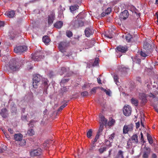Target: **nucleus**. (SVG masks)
Here are the masks:
<instances>
[{"mask_svg": "<svg viewBox=\"0 0 158 158\" xmlns=\"http://www.w3.org/2000/svg\"><path fill=\"white\" fill-rule=\"evenodd\" d=\"M115 134L114 133H113L110 135H109V142L110 143H111L113 141V139L114 137ZM109 147L111 146V144L110 143L109 145Z\"/></svg>", "mask_w": 158, "mask_h": 158, "instance_id": "24", "label": "nucleus"}, {"mask_svg": "<svg viewBox=\"0 0 158 158\" xmlns=\"http://www.w3.org/2000/svg\"><path fill=\"white\" fill-rule=\"evenodd\" d=\"M147 136L149 143L152 144L153 143V139L152 136L148 133H147Z\"/></svg>", "mask_w": 158, "mask_h": 158, "instance_id": "28", "label": "nucleus"}, {"mask_svg": "<svg viewBox=\"0 0 158 158\" xmlns=\"http://www.w3.org/2000/svg\"><path fill=\"white\" fill-rule=\"evenodd\" d=\"M66 35L68 37H71L73 36V33L72 32L70 31H67L66 32Z\"/></svg>", "mask_w": 158, "mask_h": 158, "instance_id": "39", "label": "nucleus"}, {"mask_svg": "<svg viewBox=\"0 0 158 158\" xmlns=\"http://www.w3.org/2000/svg\"><path fill=\"white\" fill-rule=\"evenodd\" d=\"M4 25V22L3 21H0V27H3Z\"/></svg>", "mask_w": 158, "mask_h": 158, "instance_id": "56", "label": "nucleus"}, {"mask_svg": "<svg viewBox=\"0 0 158 158\" xmlns=\"http://www.w3.org/2000/svg\"><path fill=\"white\" fill-rule=\"evenodd\" d=\"M104 125V124L100 123V127L97 133H98V134L100 135L101 134V133L102 132L103 130Z\"/></svg>", "mask_w": 158, "mask_h": 158, "instance_id": "34", "label": "nucleus"}, {"mask_svg": "<svg viewBox=\"0 0 158 158\" xmlns=\"http://www.w3.org/2000/svg\"><path fill=\"white\" fill-rule=\"evenodd\" d=\"M8 130L11 134H14V131L12 129L9 128L8 129Z\"/></svg>", "mask_w": 158, "mask_h": 158, "instance_id": "54", "label": "nucleus"}, {"mask_svg": "<svg viewBox=\"0 0 158 158\" xmlns=\"http://www.w3.org/2000/svg\"><path fill=\"white\" fill-rule=\"evenodd\" d=\"M27 49V47L26 46H19L14 48V52L16 53L22 52L26 51Z\"/></svg>", "mask_w": 158, "mask_h": 158, "instance_id": "8", "label": "nucleus"}, {"mask_svg": "<svg viewBox=\"0 0 158 158\" xmlns=\"http://www.w3.org/2000/svg\"><path fill=\"white\" fill-rule=\"evenodd\" d=\"M117 50L122 53H125L128 50V48L126 46H123L121 45L118 46L116 48Z\"/></svg>", "mask_w": 158, "mask_h": 158, "instance_id": "16", "label": "nucleus"}, {"mask_svg": "<svg viewBox=\"0 0 158 158\" xmlns=\"http://www.w3.org/2000/svg\"><path fill=\"white\" fill-rule=\"evenodd\" d=\"M131 141V139H130L127 142V146L128 148H130L132 142Z\"/></svg>", "mask_w": 158, "mask_h": 158, "instance_id": "49", "label": "nucleus"}, {"mask_svg": "<svg viewBox=\"0 0 158 158\" xmlns=\"http://www.w3.org/2000/svg\"><path fill=\"white\" fill-rule=\"evenodd\" d=\"M93 131L92 129H90L87 133V137L88 138H90L92 136Z\"/></svg>", "mask_w": 158, "mask_h": 158, "instance_id": "35", "label": "nucleus"}, {"mask_svg": "<svg viewBox=\"0 0 158 158\" xmlns=\"http://www.w3.org/2000/svg\"><path fill=\"white\" fill-rule=\"evenodd\" d=\"M8 67L11 70L15 71H18L20 67L19 63L15 59H12L9 63Z\"/></svg>", "mask_w": 158, "mask_h": 158, "instance_id": "1", "label": "nucleus"}, {"mask_svg": "<svg viewBox=\"0 0 158 158\" xmlns=\"http://www.w3.org/2000/svg\"><path fill=\"white\" fill-rule=\"evenodd\" d=\"M45 55V53L42 51H38L35 52L33 56L32 55V58L35 61H39L44 57Z\"/></svg>", "mask_w": 158, "mask_h": 158, "instance_id": "3", "label": "nucleus"}, {"mask_svg": "<svg viewBox=\"0 0 158 158\" xmlns=\"http://www.w3.org/2000/svg\"><path fill=\"white\" fill-rule=\"evenodd\" d=\"M154 48V44H151L147 42H144L143 44V48L147 52H151Z\"/></svg>", "mask_w": 158, "mask_h": 158, "instance_id": "6", "label": "nucleus"}, {"mask_svg": "<svg viewBox=\"0 0 158 158\" xmlns=\"http://www.w3.org/2000/svg\"><path fill=\"white\" fill-rule=\"evenodd\" d=\"M133 126L132 124L129 125H125L123 128V133L126 134L128 133L129 131H131L133 130Z\"/></svg>", "mask_w": 158, "mask_h": 158, "instance_id": "11", "label": "nucleus"}, {"mask_svg": "<svg viewBox=\"0 0 158 158\" xmlns=\"http://www.w3.org/2000/svg\"><path fill=\"white\" fill-rule=\"evenodd\" d=\"M11 110L12 111V112H15L16 110V108L15 106H13L11 108Z\"/></svg>", "mask_w": 158, "mask_h": 158, "instance_id": "57", "label": "nucleus"}, {"mask_svg": "<svg viewBox=\"0 0 158 158\" xmlns=\"http://www.w3.org/2000/svg\"><path fill=\"white\" fill-rule=\"evenodd\" d=\"M42 40L43 42L46 44L48 43L50 40L48 38V37L47 35H45L42 38Z\"/></svg>", "mask_w": 158, "mask_h": 158, "instance_id": "25", "label": "nucleus"}, {"mask_svg": "<svg viewBox=\"0 0 158 158\" xmlns=\"http://www.w3.org/2000/svg\"><path fill=\"white\" fill-rule=\"evenodd\" d=\"M85 15L83 13H80L77 16L76 19L83 20L85 17Z\"/></svg>", "mask_w": 158, "mask_h": 158, "instance_id": "27", "label": "nucleus"}, {"mask_svg": "<svg viewBox=\"0 0 158 158\" xmlns=\"http://www.w3.org/2000/svg\"><path fill=\"white\" fill-rule=\"evenodd\" d=\"M27 134L30 136H32L34 134V131L32 129H30L28 130Z\"/></svg>", "mask_w": 158, "mask_h": 158, "instance_id": "32", "label": "nucleus"}, {"mask_svg": "<svg viewBox=\"0 0 158 158\" xmlns=\"http://www.w3.org/2000/svg\"><path fill=\"white\" fill-rule=\"evenodd\" d=\"M157 156L155 153H153L151 158H157Z\"/></svg>", "mask_w": 158, "mask_h": 158, "instance_id": "60", "label": "nucleus"}, {"mask_svg": "<svg viewBox=\"0 0 158 158\" xmlns=\"http://www.w3.org/2000/svg\"><path fill=\"white\" fill-rule=\"evenodd\" d=\"M67 89L66 87H63L61 88L60 90V94L63 95L64 93H66L67 91Z\"/></svg>", "mask_w": 158, "mask_h": 158, "instance_id": "30", "label": "nucleus"}, {"mask_svg": "<svg viewBox=\"0 0 158 158\" xmlns=\"http://www.w3.org/2000/svg\"><path fill=\"white\" fill-rule=\"evenodd\" d=\"M106 147L101 148L99 149V152L100 153L102 154L106 151Z\"/></svg>", "mask_w": 158, "mask_h": 158, "instance_id": "41", "label": "nucleus"}, {"mask_svg": "<svg viewBox=\"0 0 158 158\" xmlns=\"http://www.w3.org/2000/svg\"><path fill=\"white\" fill-rule=\"evenodd\" d=\"M42 153V150L40 148L33 149L30 152V155L31 156H39Z\"/></svg>", "mask_w": 158, "mask_h": 158, "instance_id": "9", "label": "nucleus"}, {"mask_svg": "<svg viewBox=\"0 0 158 158\" xmlns=\"http://www.w3.org/2000/svg\"><path fill=\"white\" fill-rule=\"evenodd\" d=\"M97 88L96 87H94L90 91V92L91 94H93V93H95L96 91Z\"/></svg>", "mask_w": 158, "mask_h": 158, "instance_id": "52", "label": "nucleus"}, {"mask_svg": "<svg viewBox=\"0 0 158 158\" xmlns=\"http://www.w3.org/2000/svg\"><path fill=\"white\" fill-rule=\"evenodd\" d=\"M63 25V22L61 21H59L55 23L54 25V27L58 29H60L61 27Z\"/></svg>", "mask_w": 158, "mask_h": 158, "instance_id": "22", "label": "nucleus"}, {"mask_svg": "<svg viewBox=\"0 0 158 158\" xmlns=\"http://www.w3.org/2000/svg\"><path fill=\"white\" fill-rule=\"evenodd\" d=\"M100 135L97 133L95 136V138L94 139L92 140V142H96L97 141L98 139L99 138V136Z\"/></svg>", "mask_w": 158, "mask_h": 158, "instance_id": "40", "label": "nucleus"}, {"mask_svg": "<svg viewBox=\"0 0 158 158\" xmlns=\"http://www.w3.org/2000/svg\"><path fill=\"white\" fill-rule=\"evenodd\" d=\"M129 15L128 10H125L121 13L119 16L121 19L125 20L128 17Z\"/></svg>", "mask_w": 158, "mask_h": 158, "instance_id": "15", "label": "nucleus"}, {"mask_svg": "<svg viewBox=\"0 0 158 158\" xmlns=\"http://www.w3.org/2000/svg\"><path fill=\"white\" fill-rule=\"evenodd\" d=\"M9 34V36L11 39L13 40L15 37V35L13 32H10Z\"/></svg>", "mask_w": 158, "mask_h": 158, "instance_id": "37", "label": "nucleus"}, {"mask_svg": "<svg viewBox=\"0 0 158 158\" xmlns=\"http://www.w3.org/2000/svg\"><path fill=\"white\" fill-rule=\"evenodd\" d=\"M59 48L60 50H63V47L62 45V43H60L59 45Z\"/></svg>", "mask_w": 158, "mask_h": 158, "instance_id": "58", "label": "nucleus"}, {"mask_svg": "<svg viewBox=\"0 0 158 158\" xmlns=\"http://www.w3.org/2000/svg\"><path fill=\"white\" fill-rule=\"evenodd\" d=\"M101 122L100 123L106 124L107 122V120L104 117L103 115H101L100 117Z\"/></svg>", "mask_w": 158, "mask_h": 158, "instance_id": "23", "label": "nucleus"}, {"mask_svg": "<svg viewBox=\"0 0 158 158\" xmlns=\"http://www.w3.org/2000/svg\"><path fill=\"white\" fill-rule=\"evenodd\" d=\"M142 100L143 103H145L147 102V99L145 95H143L142 97Z\"/></svg>", "mask_w": 158, "mask_h": 158, "instance_id": "47", "label": "nucleus"}, {"mask_svg": "<svg viewBox=\"0 0 158 158\" xmlns=\"http://www.w3.org/2000/svg\"><path fill=\"white\" fill-rule=\"evenodd\" d=\"M131 108L128 105L125 106L123 109V113L126 116H128L131 113Z\"/></svg>", "mask_w": 158, "mask_h": 158, "instance_id": "10", "label": "nucleus"}, {"mask_svg": "<svg viewBox=\"0 0 158 158\" xmlns=\"http://www.w3.org/2000/svg\"><path fill=\"white\" fill-rule=\"evenodd\" d=\"M140 55L143 57H146L148 56L144 52H143L142 51H141L140 52Z\"/></svg>", "mask_w": 158, "mask_h": 158, "instance_id": "46", "label": "nucleus"}, {"mask_svg": "<svg viewBox=\"0 0 158 158\" xmlns=\"http://www.w3.org/2000/svg\"><path fill=\"white\" fill-rule=\"evenodd\" d=\"M111 11V8L110 7H109L106 10L105 13L106 15L109 14Z\"/></svg>", "mask_w": 158, "mask_h": 158, "instance_id": "45", "label": "nucleus"}, {"mask_svg": "<svg viewBox=\"0 0 158 158\" xmlns=\"http://www.w3.org/2000/svg\"><path fill=\"white\" fill-rule=\"evenodd\" d=\"M135 125H136V128H138L139 127V126H140L139 122H138L136 123H135Z\"/></svg>", "mask_w": 158, "mask_h": 158, "instance_id": "61", "label": "nucleus"}, {"mask_svg": "<svg viewBox=\"0 0 158 158\" xmlns=\"http://www.w3.org/2000/svg\"><path fill=\"white\" fill-rule=\"evenodd\" d=\"M115 123V120L113 119H112L111 121H109L108 123V125L111 126L113 125Z\"/></svg>", "mask_w": 158, "mask_h": 158, "instance_id": "43", "label": "nucleus"}, {"mask_svg": "<svg viewBox=\"0 0 158 158\" xmlns=\"http://www.w3.org/2000/svg\"><path fill=\"white\" fill-rule=\"evenodd\" d=\"M151 152V149L149 147L145 146L143 148L142 158H148Z\"/></svg>", "mask_w": 158, "mask_h": 158, "instance_id": "7", "label": "nucleus"}, {"mask_svg": "<svg viewBox=\"0 0 158 158\" xmlns=\"http://www.w3.org/2000/svg\"><path fill=\"white\" fill-rule=\"evenodd\" d=\"M4 15L9 18H12L15 15V12L14 10L8 11L6 12Z\"/></svg>", "mask_w": 158, "mask_h": 158, "instance_id": "19", "label": "nucleus"}, {"mask_svg": "<svg viewBox=\"0 0 158 158\" xmlns=\"http://www.w3.org/2000/svg\"><path fill=\"white\" fill-rule=\"evenodd\" d=\"M55 15L54 13L52 12L48 16V24L49 25L52 24L53 23L55 19Z\"/></svg>", "mask_w": 158, "mask_h": 158, "instance_id": "17", "label": "nucleus"}, {"mask_svg": "<svg viewBox=\"0 0 158 158\" xmlns=\"http://www.w3.org/2000/svg\"><path fill=\"white\" fill-rule=\"evenodd\" d=\"M106 94V95H108L109 96H111V91L109 89L108 90H106V91L105 92Z\"/></svg>", "mask_w": 158, "mask_h": 158, "instance_id": "51", "label": "nucleus"}, {"mask_svg": "<svg viewBox=\"0 0 158 158\" xmlns=\"http://www.w3.org/2000/svg\"><path fill=\"white\" fill-rule=\"evenodd\" d=\"M68 70L64 67H62L60 70L59 71V73L60 75H61L66 73Z\"/></svg>", "mask_w": 158, "mask_h": 158, "instance_id": "26", "label": "nucleus"}, {"mask_svg": "<svg viewBox=\"0 0 158 158\" xmlns=\"http://www.w3.org/2000/svg\"><path fill=\"white\" fill-rule=\"evenodd\" d=\"M88 94V92L87 91H85L81 93V95L83 96H87Z\"/></svg>", "mask_w": 158, "mask_h": 158, "instance_id": "50", "label": "nucleus"}, {"mask_svg": "<svg viewBox=\"0 0 158 158\" xmlns=\"http://www.w3.org/2000/svg\"><path fill=\"white\" fill-rule=\"evenodd\" d=\"M106 14L105 13V12H103L101 14V17H103L105 16L106 15Z\"/></svg>", "mask_w": 158, "mask_h": 158, "instance_id": "64", "label": "nucleus"}, {"mask_svg": "<svg viewBox=\"0 0 158 158\" xmlns=\"http://www.w3.org/2000/svg\"><path fill=\"white\" fill-rule=\"evenodd\" d=\"M67 102L66 101H64L63 102L64 104L62 105L58 109V111H60L64 107L67 105Z\"/></svg>", "mask_w": 158, "mask_h": 158, "instance_id": "31", "label": "nucleus"}, {"mask_svg": "<svg viewBox=\"0 0 158 158\" xmlns=\"http://www.w3.org/2000/svg\"><path fill=\"white\" fill-rule=\"evenodd\" d=\"M149 96L150 97H152L153 98H155V95L152 94V93H150L149 94Z\"/></svg>", "mask_w": 158, "mask_h": 158, "instance_id": "62", "label": "nucleus"}, {"mask_svg": "<svg viewBox=\"0 0 158 158\" xmlns=\"http://www.w3.org/2000/svg\"><path fill=\"white\" fill-rule=\"evenodd\" d=\"M133 62H135L136 63L139 64L141 62L140 59H136L135 58L133 60Z\"/></svg>", "mask_w": 158, "mask_h": 158, "instance_id": "44", "label": "nucleus"}, {"mask_svg": "<svg viewBox=\"0 0 158 158\" xmlns=\"http://www.w3.org/2000/svg\"><path fill=\"white\" fill-rule=\"evenodd\" d=\"M21 118L23 120H26L27 118V116L25 115H22V116Z\"/></svg>", "mask_w": 158, "mask_h": 158, "instance_id": "59", "label": "nucleus"}, {"mask_svg": "<svg viewBox=\"0 0 158 158\" xmlns=\"http://www.w3.org/2000/svg\"><path fill=\"white\" fill-rule=\"evenodd\" d=\"M48 88H44V92L43 93V94L44 95H46L47 94V89Z\"/></svg>", "mask_w": 158, "mask_h": 158, "instance_id": "53", "label": "nucleus"}, {"mask_svg": "<svg viewBox=\"0 0 158 158\" xmlns=\"http://www.w3.org/2000/svg\"><path fill=\"white\" fill-rule=\"evenodd\" d=\"M113 78H114V81L115 82L116 84L117 85H118V83H119L118 81V77L117 76V75H116V74H115L113 76Z\"/></svg>", "mask_w": 158, "mask_h": 158, "instance_id": "36", "label": "nucleus"}, {"mask_svg": "<svg viewBox=\"0 0 158 158\" xmlns=\"http://www.w3.org/2000/svg\"><path fill=\"white\" fill-rule=\"evenodd\" d=\"M47 84H47V82L46 81H45L44 82V88H48V86L47 85Z\"/></svg>", "mask_w": 158, "mask_h": 158, "instance_id": "63", "label": "nucleus"}, {"mask_svg": "<svg viewBox=\"0 0 158 158\" xmlns=\"http://www.w3.org/2000/svg\"><path fill=\"white\" fill-rule=\"evenodd\" d=\"M132 103L135 106H137L138 105V101L136 99L132 98L131 100Z\"/></svg>", "mask_w": 158, "mask_h": 158, "instance_id": "29", "label": "nucleus"}, {"mask_svg": "<svg viewBox=\"0 0 158 158\" xmlns=\"http://www.w3.org/2000/svg\"><path fill=\"white\" fill-rule=\"evenodd\" d=\"M140 135H141L140 140H141V141H144L143 142V143H144V139H143V135L142 132H141Z\"/></svg>", "mask_w": 158, "mask_h": 158, "instance_id": "55", "label": "nucleus"}, {"mask_svg": "<svg viewBox=\"0 0 158 158\" xmlns=\"http://www.w3.org/2000/svg\"><path fill=\"white\" fill-rule=\"evenodd\" d=\"M73 73V72H70L68 73L66 76H64V77L61 80V81L60 82V85L62 86L66 82H68L69 80V78H65V77H70L72 74Z\"/></svg>", "mask_w": 158, "mask_h": 158, "instance_id": "12", "label": "nucleus"}, {"mask_svg": "<svg viewBox=\"0 0 158 158\" xmlns=\"http://www.w3.org/2000/svg\"><path fill=\"white\" fill-rule=\"evenodd\" d=\"M98 58H96L95 59V60L93 64V66H96L97 65V64H98Z\"/></svg>", "mask_w": 158, "mask_h": 158, "instance_id": "48", "label": "nucleus"}, {"mask_svg": "<svg viewBox=\"0 0 158 158\" xmlns=\"http://www.w3.org/2000/svg\"><path fill=\"white\" fill-rule=\"evenodd\" d=\"M23 135L20 133L15 134L14 135V139L18 142L19 144L22 146L25 144L26 142L25 140H22Z\"/></svg>", "mask_w": 158, "mask_h": 158, "instance_id": "4", "label": "nucleus"}, {"mask_svg": "<svg viewBox=\"0 0 158 158\" xmlns=\"http://www.w3.org/2000/svg\"><path fill=\"white\" fill-rule=\"evenodd\" d=\"M137 37L133 36L130 34H127L126 36V40L128 42H132L137 41Z\"/></svg>", "mask_w": 158, "mask_h": 158, "instance_id": "13", "label": "nucleus"}, {"mask_svg": "<svg viewBox=\"0 0 158 158\" xmlns=\"http://www.w3.org/2000/svg\"><path fill=\"white\" fill-rule=\"evenodd\" d=\"M59 13L60 14L63 13V11L65 10L64 7H62L61 5H60L59 7Z\"/></svg>", "mask_w": 158, "mask_h": 158, "instance_id": "42", "label": "nucleus"}, {"mask_svg": "<svg viewBox=\"0 0 158 158\" xmlns=\"http://www.w3.org/2000/svg\"><path fill=\"white\" fill-rule=\"evenodd\" d=\"M8 111L6 108L2 109L0 112V114L3 118H6L8 116Z\"/></svg>", "mask_w": 158, "mask_h": 158, "instance_id": "18", "label": "nucleus"}, {"mask_svg": "<svg viewBox=\"0 0 158 158\" xmlns=\"http://www.w3.org/2000/svg\"><path fill=\"white\" fill-rule=\"evenodd\" d=\"M127 69L125 67H122L120 70V71L122 72V74H125L127 72Z\"/></svg>", "mask_w": 158, "mask_h": 158, "instance_id": "38", "label": "nucleus"}, {"mask_svg": "<svg viewBox=\"0 0 158 158\" xmlns=\"http://www.w3.org/2000/svg\"><path fill=\"white\" fill-rule=\"evenodd\" d=\"M84 21L78 19H73L71 22V25L74 28H78L84 26Z\"/></svg>", "mask_w": 158, "mask_h": 158, "instance_id": "2", "label": "nucleus"}, {"mask_svg": "<svg viewBox=\"0 0 158 158\" xmlns=\"http://www.w3.org/2000/svg\"><path fill=\"white\" fill-rule=\"evenodd\" d=\"M85 33L86 36L88 37L93 35L94 33V30L91 27H88L86 28L85 30Z\"/></svg>", "mask_w": 158, "mask_h": 158, "instance_id": "14", "label": "nucleus"}, {"mask_svg": "<svg viewBox=\"0 0 158 158\" xmlns=\"http://www.w3.org/2000/svg\"><path fill=\"white\" fill-rule=\"evenodd\" d=\"M41 77L39 74H35L33 78V85L34 88H36L38 84L40 81Z\"/></svg>", "mask_w": 158, "mask_h": 158, "instance_id": "5", "label": "nucleus"}, {"mask_svg": "<svg viewBox=\"0 0 158 158\" xmlns=\"http://www.w3.org/2000/svg\"><path fill=\"white\" fill-rule=\"evenodd\" d=\"M79 6L77 5H75L71 6L70 7V9L71 11H74L78 9Z\"/></svg>", "mask_w": 158, "mask_h": 158, "instance_id": "33", "label": "nucleus"}, {"mask_svg": "<svg viewBox=\"0 0 158 158\" xmlns=\"http://www.w3.org/2000/svg\"><path fill=\"white\" fill-rule=\"evenodd\" d=\"M131 139V140L133 143H138V140L137 135L136 134L133 135L131 136V139Z\"/></svg>", "mask_w": 158, "mask_h": 158, "instance_id": "20", "label": "nucleus"}, {"mask_svg": "<svg viewBox=\"0 0 158 158\" xmlns=\"http://www.w3.org/2000/svg\"><path fill=\"white\" fill-rule=\"evenodd\" d=\"M123 153L124 152L121 150H119L115 158H124Z\"/></svg>", "mask_w": 158, "mask_h": 158, "instance_id": "21", "label": "nucleus"}]
</instances>
